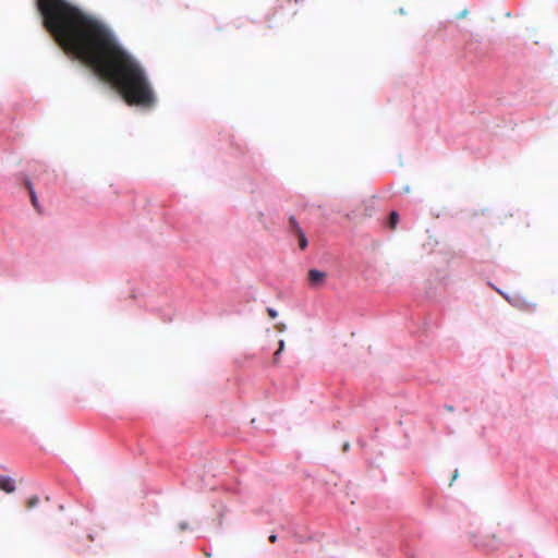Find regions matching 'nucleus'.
<instances>
[{
	"instance_id": "1",
	"label": "nucleus",
	"mask_w": 558,
	"mask_h": 558,
	"mask_svg": "<svg viewBox=\"0 0 558 558\" xmlns=\"http://www.w3.org/2000/svg\"><path fill=\"white\" fill-rule=\"evenodd\" d=\"M36 5L44 27L65 53L110 83L128 105L155 106L156 96L143 66L104 22L66 0H36Z\"/></svg>"
},
{
	"instance_id": "2",
	"label": "nucleus",
	"mask_w": 558,
	"mask_h": 558,
	"mask_svg": "<svg viewBox=\"0 0 558 558\" xmlns=\"http://www.w3.org/2000/svg\"><path fill=\"white\" fill-rule=\"evenodd\" d=\"M327 279V272L318 269H310L307 274V281L311 288L318 289L323 287Z\"/></svg>"
},
{
	"instance_id": "3",
	"label": "nucleus",
	"mask_w": 558,
	"mask_h": 558,
	"mask_svg": "<svg viewBox=\"0 0 558 558\" xmlns=\"http://www.w3.org/2000/svg\"><path fill=\"white\" fill-rule=\"evenodd\" d=\"M499 541L498 536L496 534H489L485 537H482L481 539H474V544L476 547L487 548L495 550L497 549V546L495 543Z\"/></svg>"
},
{
	"instance_id": "4",
	"label": "nucleus",
	"mask_w": 558,
	"mask_h": 558,
	"mask_svg": "<svg viewBox=\"0 0 558 558\" xmlns=\"http://www.w3.org/2000/svg\"><path fill=\"white\" fill-rule=\"evenodd\" d=\"M0 489L5 493H13L15 489L13 481L7 476H0Z\"/></svg>"
},
{
	"instance_id": "5",
	"label": "nucleus",
	"mask_w": 558,
	"mask_h": 558,
	"mask_svg": "<svg viewBox=\"0 0 558 558\" xmlns=\"http://www.w3.org/2000/svg\"><path fill=\"white\" fill-rule=\"evenodd\" d=\"M399 222V214L397 211H391L388 219V226L391 230H395L397 228V225Z\"/></svg>"
},
{
	"instance_id": "6",
	"label": "nucleus",
	"mask_w": 558,
	"mask_h": 558,
	"mask_svg": "<svg viewBox=\"0 0 558 558\" xmlns=\"http://www.w3.org/2000/svg\"><path fill=\"white\" fill-rule=\"evenodd\" d=\"M26 187L29 191L31 202H32L33 206L35 208H37V204H38L37 203V196H36V193H35V191L33 189V185H32V183L29 181L26 182Z\"/></svg>"
},
{
	"instance_id": "7",
	"label": "nucleus",
	"mask_w": 558,
	"mask_h": 558,
	"mask_svg": "<svg viewBox=\"0 0 558 558\" xmlns=\"http://www.w3.org/2000/svg\"><path fill=\"white\" fill-rule=\"evenodd\" d=\"M289 227L290 230L295 234L299 233L300 231H303L293 216L289 218Z\"/></svg>"
},
{
	"instance_id": "8",
	"label": "nucleus",
	"mask_w": 558,
	"mask_h": 558,
	"mask_svg": "<svg viewBox=\"0 0 558 558\" xmlns=\"http://www.w3.org/2000/svg\"><path fill=\"white\" fill-rule=\"evenodd\" d=\"M299 239V247L303 251L307 247V239L303 231L295 234Z\"/></svg>"
},
{
	"instance_id": "9",
	"label": "nucleus",
	"mask_w": 558,
	"mask_h": 558,
	"mask_svg": "<svg viewBox=\"0 0 558 558\" xmlns=\"http://www.w3.org/2000/svg\"><path fill=\"white\" fill-rule=\"evenodd\" d=\"M39 502V498L37 496H33L31 497L27 502H26V507L28 509H33L34 507H36Z\"/></svg>"
},
{
	"instance_id": "10",
	"label": "nucleus",
	"mask_w": 558,
	"mask_h": 558,
	"mask_svg": "<svg viewBox=\"0 0 558 558\" xmlns=\"http://www.w3.org/2000/svg\"><path fill=\"white\" fill-rule=\"evenodd\" d=\"M267 314L269 315L270 318H276L278 316V313L276 310L271 308V307H268L267 308Z\"/></svg>"
},
{
	"instance_id": "11",
	"label": "nucleus",
	"mask_w": 558,
	"mask_h": 558,
	"mask_svg": "<svg viewBox=\"0 0 558 558\" xmlns=\"http://www.w3.org/2000/svg\"><path fill=\"white\" fill-rule=\"evenodd\" d=\"M468 14H469V10H468V9H464V10H462V11L457 15V19H458V20L464 19V17H466V16H468Z\"/></svg>"
},
{
	"instance_id": "12",
	"label": "nucleus",
	"mask_w": 558,
	"mask_h": 558,
	"mask_svg": "<svg viewBox=\"0 0 558 558\" xmlns=\"http://www.w3.org/2000/svg\"><path fill=\"white\" fill-rule=\"evenodd\" d=\"M275 328H276L278 331L282 332V331H284V329H286V325H284V324H282V323H279V324H277V325L275 326Z\"/></svg>"
},
{
	"instance_id": "13",
	"label": "nucleus",
	"mask_w": 558,
	"mask_h": 558,
	"mask_svg": "<svg viewBox=\"0 0 558 558\" xmlns=\"http://www.w3.org/2000/svg\"><path fill=\"white\" fill-rule=\"evenodd\" d=\"M279 356H280L279 352H275V354H274V359H272V363H274L275 365H278V364H279Z\"/></svg>"
},
{
	"instance_id": "14",
	"label": "nucleus",
	"mask_w": 558,
	"mask_h": 558,
	"mask_svg": "<svg viewBox=\"0 0 558 558\" xmlns=\"http://www.w3.org/2000/svg\"><path fill=\"white\" fill-rule=\"evenodd\" d=\"M269 541H270L271 543H275V542L277 541V535L271 534V535L269 536Z\"/></svg>"
},
{
	"instance_id": "15",
	"label": "nucleus",
	"mask_w": 558,
	"mask_h": 558,
	"mask_svg": "<svg viewBox=\"0 0 558 558\" xmlns=\"http://www.w3.org/2000/svg\"><path fill=\"white\" fill-rule=\"evenodd\" d=\"M278 349H280V350L284 349V341L283 340L279 341V348Z\"/></svg>"
},
{
	"instance_id": "16",
	"label": "nucleus",
	"mask_w": 558,
	"mask_h": 558,
	"mask_svg": "<svg viewBox=\"0 0 558 558\" xmlns=\"http://www.w3.org/2000/svg\"><path fill=\"white\" fill-rule=\"evenodd\" d=\"M457 477H458V471L456 470V471H454V474H453V476H452V481H454Z\"/></svg>"
}]
</instances>
